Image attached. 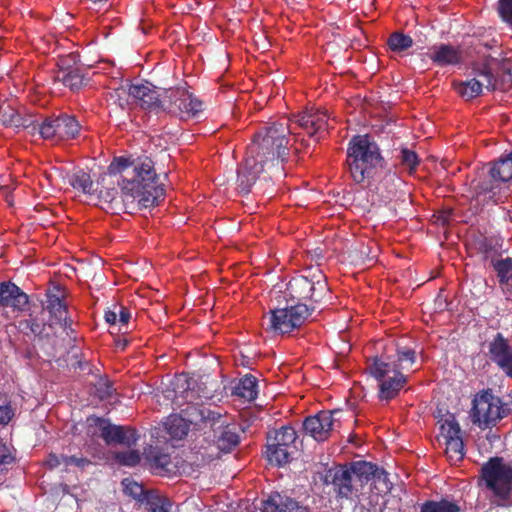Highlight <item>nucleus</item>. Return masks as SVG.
Instances as JSON below:
<instances>
[{
	"mask_svg": "<svg viewBox=\"0 0 512 512\" xmlns=\"http://www.w3.org/2000/svg\"><path fill=\"white\" fill-rule=\"evenodd\" d=\"M119 322L122 325L128 324V310L124 306H120L119 309Z\"/></svg>",
	"mask_w": 512,
	"mask_h": 512,
	"instance_id": "obj_55",
	"label": "nucleus"
},
{
	"mask_svg": "<svg viewBox=\"0 0 512 512\" xmlns=\"http://www.w3.org/2000/svg\"><path fill=\"white\" fill-rule=\"evenodd\" d=\"M490 359L512 378V346L502 333H497L488 344Z\"/></svg>",
	"mask_w": 512,
	"mask_h": 512,
	"instance_id": "obj_21",
	"label": "nucleus"
},
{
	"mask_svg": "<svg viewBox=\"0 0 512 512\" xmlns=\"http://www.w3.org/2000/svg\"><path fill=\"white\" fill-rule=\"evenodd\" d=\"M66 330V334H69V331L68 330H72L71 327L68 328V329H65Z\"/></svg>",
	"mask_w": 512,
	"mask_h": 512,
	"instance_id": "obj_63",
	"label": "nucleus"
},
{
	"mask_svg": "<svg viewBox=\"0 0 512 512\" xmlns=\"http://www.w3.org/2000/svg\"><path fill=\"white\" fill-rule=\"evenodd\" d=\"M168 434L174 439H183L189 431V425L181 415H171L165 422Z\"/></svg>",
	"mask_w": 512,
	"mask_h": 512,
	"instance_id": "obj_36",
	"label": "nucleus"
},
{
	"mask_svg": "<svg viewBox=\"0 0 512 512\" xmlns=\"http://www.w3.org/2000/svg\"><path fill=\"white\" fill-rule=\"evenodd\" d=\"M26 357H27V358H30V357H31V352H28V353L26 354Z\"/></svg>",
	"mask_w": 512,
	"mask_h": 512,
	"instance_id": "obj_62",
	"label": "nucleus"
},
{
	"mask_svg": "<svg viewBox=\"0 0 512 512\" xmlns=\"http://www.w3.org/2000/svg\"><path fill=\"white\" fill-rule=\"evenodd\" d=\"M56 123L59 140L74 139L78 136L81 129V125L75 116L66 113L56 116Z\"/></svg>",
	"mask_w": 512,
	"mask_h": 512,
	"instance_id": "obj_30",
	"label": "nucleus"
},
{
	"mask_svg": "<svg viewBox=\"0 0 512 512\" xmlns=\"http://www.w3.org/2000/svg\"><path fill=\"white\" fill-rule=\"evenodd\" d=\"M346 164L354 182L372 178L378 168H386L379 145L369 134L354 135L348 143Z\"/></svg>",
	"mask_w": 512,
	"mask_h": 512,
	"instance_id": "obj_3",
	"label": "nucleus"
},
{
	"mask_svg": "<svg viewBox=\"0 0 512 512\" xmlns=\"http://www.w3.org/2000/svg\"><path fill=\"white\" fill-rule=\"evenodd\" d=\"M130 498L135 500L133 508L139 511L144 510L153 500H156L150 490L135 481H130Z\"/></svg>",
	"mask_w": 512,
	"mask_h": 512,
	"instance_id": "obj_33",
	"label": "nucleus"
},
{
	"mask_svg": "<svg viewBox=\"0 0 512 512\" xmlns=\"http://www.w3.org/2000/svg\"><path fill=\"white\" fill-rule=\"evenodd\" d=\"M29 328L35 335H40L44 329V326L37 322L36 319H31L29 322Z\"/></svg>",
	"mask_w": 512,
	"mask_h": 512,
	"instance_id": "obj_54",
	"label": "nucleus"
},
{
	"mask_svg": "<svg viewBox=\"0 0 512 512\" xmlns=\"http://www.w3.org/2000/svg\"><path fill=\"white\" fill-rule=\"evenodd\" d=\"M257 379L251 374L245 375L233 388V395L247 401H253L257 397Z\"/></svg>",
	"mask_w": 512,
	"mask_h": 512,
	"instance_id": "obj_32",
	"label": "nucleus"
},
{
	"mask_svg": "<svg viewBox=\"0 0 512 512\" xmlns=\"http://www.w3.org/2000/svg\"><path fill=\"white\" fill-rule=\"evenodd\" d=\"M128 169V156H115L107 168V172L100 178L102 189H98L94 204H106L113 214L127 212L124 202L128 195L127 180L122 173Z\"/></svg>",
	"mask_w": 512,
	"mask_h": 512,
	"instance_id": "obj_4",
	"label": "nucleus"
},
{
	"mask_svg": "<svg viewBox=\"0 0 512 512\" xmlns=\"http://www.w3.org/2000/svg\"><path fill=\"white\" fill-rule=\"evenodd\" d=\"M384 360L386 362H392L394 364V368H397L398 371L402 372L403 370H409L415 364L416 352L411 347L400 346L398 344L396 347L395 358L389 356Z\"/></svg>",
	"mask_w": 512,
	"mask_h": 512,
	"instance_id": "obj_31",
	"label": "nucleus"
},
{
	"mask_svg": "<svg viewBox=\"0 0 512 512\" xmlns=\"http://www.w3.org/2000/svg\"><path fill=\"white\" fill-rule=\"evenodd\" d=\"M147 29H148V27L138 24L137 30L141 31V33L145 34L147 32Z\"/></svg>",
	"mask_w": 512,
	"mask_h": 512,
	"instance_id": "obj_60",
	"label": "nucleus"
},
{
	"mask_svg": "<svg viewBox=\"0 0 512 512\" xmlns=\"http://www.w3.org/2000/svg\"><path fill=\"white\" fill-rule=\"evenodd\" d=\"M92 3L94 4H98V3H105L107 2L108 0H90Z\"/></svg>",
	"mask_w": 512,
	"mask_h": 512,
	"instance_id": "obj_61",
	"label": "nucleus"
},
{
	"mask_svg": "<svg viewBox=\"0 0 512 512\" xmlns=\"http://www.w3.org/2000/svg\"><path fill=\"white\" fill-rule=\"evenodd\" d=\"M112 459L121 466H128V451L113 453Z\"/></svg>",
	"mask_w": 512,
	"mask_h": 512,
	"instance_id": "obj_51",
	"label": "nucleus"
},
{
	"mask_svg": "<svg viewBox=\"0 0 512 512\" xmlns=\"http://www.w3.org/2000/svg\"><path fill=\"white\" fill-rule=\"evenodd\" d=\"M481 477L485 486L493 495L507 501L512 494V464L502 457H491L481 467Z\"/></svg>",
	"mask_w": 512,
	"mask_h": 512,
	"instance_id": "obj_6",
	"label": "nucleus"
},
{
	"mask_svg": "<svg viewBox=\"0 0 512 512\" xmlns=\"http://www.w3.org/2000/svg\"><path fill=\"white\" fill-rule=\"evenodd\" d=\"M110 334L114 336V343L117 350L124 351L127 344H128V338L126 337V332H123L122 335H119L121 330L118 328L117 324L112 329L110 327L109 330Z\"/></svg>",
	"mask_w": 512,
	"mask_h": 512,
	"instance_id": "obj_45",
	"label": "nucleus"
},
{
	"mask_svg": "<svg viewBox=\"0 0 512 512\" xmlns=\"http://www.w3.org/2000/svg\"><path fill=\"white\" fill-rule=\"evenodd\" d=\"M338 410H322L315 415L308 416L303 421V430L318 442L327 440L334 427V414Z\"/></svg>",
	"mask_w": 512,
	"mask_h": 512,
	"instance_id": "obj_18",
	"label": "nucleus"
},
{
	"mask_svg": "<svg viewBox=\"0 0 512 512\" xmlns=\"http://www.w3.org/2000/svg\"><path fill=\"white\" fill-rule=\"evenodd\" d=\"M163 110L180 118L196 116L203 110V103L184 89H169L164 92Z\"/></svg>",
	"mask_w": 512,
	"mask_h": 512,
	"instance_id": "obj_13",
	"label": "nucleus"
},
{
	"mask_svg": "<svg viewBox=\"0 0 512 512\" xmlns=\"http://www.w3.org/2000/svg\"><path fill=\"white\" fill-rule=\"evenodd\" d=\"M356 485H359V484H358V483H355V485H354V489H355V490H358V487H356Z\"/></svg>",
	"mask_w": 512,
	"mask_h": 512,
	"instance_id": "obj_64",
	"label": "nucleus"
},
{
	"mask_svg": "<svg viewBox=\"0 0 512 512\" xmlns=\"http://www.w3.org/2000/svg\"><path fill=\"white\" fill-rule=\"evenodd\" d=\"M349 469L355 483L363 487L372 479H381L386 474L384 469L367 461H356L350 464Z\"/></svg>",
	"mask_w": 512,
	"mask_h": 512,
	"instance_id": "obj_27",
	"label": "nucleus"
},
{
	"mask_svg": "<svg viewBox=\"0 0 512 512\" xmlns=\"http://www.w3.org/2000/svg\"><path fill=\"white\" fill-rule=\"evenodd\" d=\"M488 165L487 176L478 182L475 192L477 196L489 194L491 199L496 195V190L502 183L512 180V151Z\"/></svg>",
	"mask_w": 512,
	"mask_h": 512,
	"instance_id": "obj_12",
	"label": "nucleus"
},
{
	"mask_svg": "<svg viewBox=\"0 0 512 512\" xmlns=\"http://www.w3.org/2000/svg\"><path fill=\"white\" fill-rule=\"evenodd\" d=\"M121 486L123 493L128 495V478L122 479Z\"/></svg>",
	"mask_w": 512,
	"mask_h": 512,
	"instance_id": "obj_59",
	"label": "nucleus"
},
{
	"mask_svg": "<svg viewBox=\"0 0 512 512\" xmlns=\"http://www.w3.org/2000/svg\"><path fill=\"white\" fill-rule=\"evenodd\" d=\"M321 480L324 485H332L339 498L348 499L353 494L355 481L346 465H334L326 469Z\"/></svg>",
	"mask_w": 512,
	"mask_h": 512,
	"instance_id": "obj_16",
	"label": "nucleus"
},
{
	"mask_svg": "<svg viewBox=\"0 0 512 512\" xmlns=\"http://www.w3.org/2000/svg\"><path fill=\"white\" fill-rule=\"evenodd\" d=\"M69 184L74 189H77L84 193L87 196L88 200L94 203L95 198H97V192L99 189L100 181H98L95 184L88 173L80 170L74 173L69 178Z\"/></svg>",
	"mask_w": 512,
	"mask_h": 512,
	"instance_id": "obj_28",
	"label": "nucleus"
},
{
	"mask_svg": "<svg viewBox=\"0 0 512 512\" xmlns=\"http://www.w3.org/2000/svg\"><path fill=\"white\" fill-rule=\"evenodd\" d=\"M129 436H130V445L134 442H136V440L138 439V435H137V432L135 429H132L130 427V433H129Z\"/></svg>",
	"mask_w": 512,
	"mask_h": 512,
	"instance_id": "obj_58",
	"label": "nucleus"
},
{
	"mask_svg": "<svg viewBox=\"0 0 512 512\" xmlns=\"http://www.w3.org/2000/svg\"><path fill=\"white\" fill-rule=\"evenodd\" d=\"M58 71L55 80L61 82L71 90H78L84 84V75L78 66H75V56L72 54L60 58L58 61Z\"/></svg>",
	"mask_w": 512,
	"mask_h": 512,
	"instance_id": "obj_23",
	"label": "nucleus"
},
{
	"mask_svg": "<svg viewBox=\"0 0 512 512\" xmlns=\"http://www.w3.org/2000/svg\"><path fill=\"white\" fill-rule=\"evenodd\" d=\"M368 370L378 381V397L380 400L390 401L394 399L408 381L407 376L394 368L392 362H386L383 358H374Z\"/></svg>",
	"mask_w": 512,
	"mask_h": 512,
	"instance_id": "obj_8",
	"label": "nucleus"
},
{
	"mask_svg": "<svg viewBox=\"0 0 512 512\" xmlns=\"http://www.w3.org/2000/svg\"><path fill=\"white\" fill-rule=\"evenodd\" d=\"M402 183V180L398 177L396 172L387 170L378 184L377 189L386 192V198H391L396 194L398 186Z\"/></svg>",
	"mask_w": 512,
	"mask_h": 512,
	"instance_id": "obj_39",
	"label": "nucleus"
},
{
	"mask_svg": "<svg viewBox=\"0 0 512 512\" xmlns=\"http://www.w3.org/2000/svg\"><path fill=\"white\" fill-rule=\"evenodd\" d=\"M290 498L285 494L272 492L266 500L262 501L261 512H287Z\"/></svg>",
	"mask_w": 512,
	"mask_h": 512,
	"instance_id": "obj_35",
	"label": "nucleus"
},
{
	"mask_svg": "<svg viewBox=\"0 0 512 512\" xmlns=\"http://www.w3.org/2000/svg\"><path fill=\"white\" fill-rule=\"evenodd\" d=\"M28 302V295L15 283L11 281L0 283V306L23 311Z\"/></svg>",
	"mask_w": 512,
	"mask_h": 512,
	"instance_id": "obj_26",
	"label": "nucleus"
},
{
	"mask_svg": "<svg viewBox=\"0 0 512 512\" xmlns=\"http://www.w3.org/2000/svg\"><path fill=\"white\" fill-rule=\"evenodd\" d=\"M452 214H453V211L451 209L442 210L439 212L438 221H440L442 223V225H445L449 222Z\"/></svg>",
	"mask_w": 512,
	"mask_h": 512,
	"instance_id": "obj_53",
	"label": "nucleus"
},
{
	"mask_svg": "<svg viewBox=\"0 0 512 512\" xmlns=\"http://www.w3.org/2000/svg\"><path fill=\"white\" fill-rule=\"evenodd\" d=\"M507 413L501 398L493 395L490 390L477 393L472 400L470 417L473 424L481 429L495 426Z\"/></svg>",
	"mask_w": 512,
	"mask_h": 512,
	"instance_id": "obj_9",
	"label": "nucleus"
},
{
	"mask_svg": "<svg viewBox=\"0 0 512 512\" xmlns=\"http://www.w3.org/2000/svg\"><path fill=\"white\" fill-rule=\"evenodd\" d=\"M289 509L287 512H311L308 506L301 505L298 501L293 498H290L288 501Z\"/></svg>",
	"mask_w": 512,
	"mask_h": 512,
	"instance_id": "obj_49",
	"label": "nucleus"
},
{
	"mask_svg": "<svg viewBox=\"0 0 512 512\" xmlns=\"http://www.w3.org/2000/svg\"><path fill=\"white\" fill-rule=\"evenodd\" d=\"M420 512H460V507L457 503L442 498L439 501H425L420 507Z\"/></svg>",
	"mask_w": 512,
	"mask_h": 512,
	"instance_id": "obj_37",
	"label": "nucleus"
},
{
	"mask_svg": "<svg viewBox=\"0 0 512 512\" xmlns=\"http://www.w3.org/2000/svg\"><path fill=\"white\" fill-rule=\"evenodd\" d=\"M497 13L504 23L512 26V0H498Z\"/></svg>",
	"mask_w": 512,
	"mask_h": 512,
	"instance_id": "obj_44",
	"label": "nucleus"
},
{
	"mask_svg": "<svg viewBox=\"0 0 512 512\" xmlns=\"http://www.w3.org/2000/svg\"><path fill=\"white\" fill-rule=\"evenodd\" d=\"M388 47L394 52H403L413 45V39L404 33L393 32L387 40Z\"/></svg>",
	"mask_w": 512,
	"mask_h": 512,
	"instance_id": "obj_40",
	"label": "nucleus"
},
{
	"mask_svg": "<svg viewBox=\"0 0 512 512\" xmlns=\"http://www.w3.org/2000/svg\"><path fill=\"white\" fill-rule=\"evenodd\" d=\"M314 310V306L306 303H295L285 308L272 309L266 316L267 330L277 334L290 333L300 328Z\"/></svg>",
	"mask_w": 512,
	"mask_h": 512,
	"instance_id": "obj_7",
	"label": "nucleus"
},
{
	"mask_svg": "<svg viewBox=\"0 0 512 512\" xmlns=\"http://www.w3.org/2000/svg\"><path fill=\"white\" fill-rule=\"evenodd\" d=\"M117 312L115 310H108L105 312L104 318L113 329L117 323Z\"/></svg>",
	"mask_w": 512,
	"mask_h": 512,
	"instance_id": "obj_52",
	"label": "nucleus"
},
{
	"mask_svg": "<svg viewBox=\"0 0 512 512\" xmlns=\"http://www.w3.org/2000/svg\"><path fill=\"white\" fill-rule=\"evenodd\" d=\"M165 400L170 401L173 409L181 408L187 405L186 408L181 409V416L184 417L186 423L205 427H210L214 418L212 416L219 415V413L211 411L205 407H198L190 403L193 397V392L190 387V380L185 374L176 375L169 385L162 391Z\"/></svg>",
	"mask_w": 512,
	"mask_h": 512,
	"instance_id": "obj_5",
	"label": "nucleus"
},
{
	"mask_svg": "<svg viewBox=\"0 0 512 512\" xmlns=\"http://www.w3.org/2000/svg\"><path fill=\"white\" fill-rule=\"evenodd\" d=\"M109 116L117 126L124 125V116L128 107V88L121 84L108 93Z\"/></svg>",
	"mask_w": 512,
	"mask_h": 512,
	"instance_id": "obj_25",
	"label": "nucleus"
},
{
	"mask_svg": "<svg viewBox=\"0 0 512 512\" xmlns=\"http://www.w3.org/2000/svg\"><path fill=\"white\" fill-rule=\"evenodd\" d=\"M111 393V386L108 385V384H105V389L104 390H101V389H98V396L101 398V399H104L106 397H108Z\"/></svg>",
	"mask_w": 512,
	"mask_h": 512,
	"instance_id": "obj_57",
	"label": "nucleus"
},
{
	"mask_svg": "<svg viewBox=\"0 0 512 512\" xmlns=\"http://www.w3.org/2000/svg\"><path fill=\"white\" fill-rule=\"evenodd\" d=\"M89 427L99 430L100 437L108 445L122 444L125 442L126 433L124 427L112 424L108 419L91 416L87 419Z\"/></svg>",
	"mask_w": 512,
	"mask_h": 512,
	"instance_id": "obj_24",
	"label": "nucleus"
},
{
	"mask_svg": "<svg viewBox=\"0 0 512 512\" xmlns=\"http://www.w3.org/2000/svg\"><path fill=\"white\" fill-rule=\"evenodd\" d=\"M39 121L35 119L34 116L28 115V116H22L19 115V123H17L16 127L17 129L23 128V129H31L32 132L37 131Z\"/></svg>",
	"mask_w": 512,
	"mask_h": 512,
	"instance_id": "obj_46",
	"label": "nucleus"
},
{
	"mask_svg": "<svg viewBox=\"0 0 512 512\" xmlns=\"http://www.w3.org/2000/svg\"><path fill=\"white\" fill-rule=\"evenodd\" d=\"M442 434L445 438L446 455L450 462L457 463L465 456L464 442L461 435V428L454 416L447 418L441 425Z\"/></svg>",
	"mask_w": 512,
	"mask_h": 512,
	"instance_id": "obj_17",
	"label": "nucleus"
},
{
	"mask_svg": "<svg viewBox=\"0 0 512 512\" xmlns=\"http://www.w3.org/2000/svg\"><path fill=\"white\" fill-rule=\"evenodd\" d=\"M144 457L151 471L156 475L171 477L178 472L177 465L163 447L157 445L148 446L144 450Z\"/></svg>",
	"mask_w": 512,
	"mask_h": 512,
	"instance_id": "obj_20",
	"label": "nucleus"
},
{
	"mask_svg": "<svg viewBox=\"0 0 512 512\" xmlns=\"http://www.w3.org/2000/svg\"><path fill=\"white\" fill-rule=\"evenodd\" d=\"M210 428L213 431V439L220 451L228 453L240 442V436L235 424L226 423V419L219 413L214 416Z\"/></svg>",
	"mask_w": 512,
	"mask_h": 512,
	"instance_id": "obj_19",
	"label": "nucleus"
},
{
	"mask_svg": "<svg viewBox=\"0 0 512 512\" xmlns=\"http://www.w3.org/2000/svg\"><path fill=\"white\" fill-rule=\"evenodd\" d=\"M329 292L328 284L323 275H314L312 279L306 276L293 277L286 288V297L295 302H320Z\"/></svg>",
	"mask_w": 512,
	"mask_h": 512,
	"instance_id": "obj_10",
	"label": "nucleus"
},
{
	"mask_svg": "<svg viewBox=\"0 0 512 512\" xmlns=\"http://www.w3.org/2000/svg\"><path fill=\"white\" fill-rule=\"evenodd\" d=\"M62 456H57L55 454H50L48 456V459L46 461V464L49 466V468L53 469L63 464Z\"/></svg>",
	"mask_w": 512,
	"mask_h": 512,
	"instance_id": "obj_50",
	"label": "nucleus"
},
{
	"mask_svg": "<svg viewBox=\"0 0 512 512\" xmlns=\"http://www.w3.org/2000/svg\"><path fill=\"white\" fill-rule=\"evenodd\" d=\"M140 462V454L137 450L130 449V466H135Z\"/></svg>",
	"mask_w": 512,
	"mask_h": 512,
	"instance_id": "obj_56",
	"label": "nucleus"
},
{
	"mask_svg": "<svg viewBox=\"0 0 512 512\" xmlns=\"http://www.w3.org/2000/svg\"><path fill=\"white\" fill-rule=\"evenodd\" d=\"M297 433L291 426H283L267 437L266 456L270 463L283 466L291 460Z\"/></svg>",
	"mask_w": 512,
	"mask_h": 512,
	"instance_id": "obj_11",
	"label": "nucleus"
},
{
	"mask_svg": "<svg viewBox=\"0 0 512 512\" xmlns=\"http://www.w3.org/2000/svg\"><path fill=\"white\" fill-rule=\"evenodd\" d=\"M396 151H398L396 158L399 165L410 175L414 174L421 161L418 154L406 146H400Z\"/></svg>",
	"mask_w": 512,
	"mask_h": 512,
	"instance_id": "obj_34",
	"label": "nucleus"
},
{
	"mask_svg": "<svg viewBox=\"0 0 512 512\" xmlns=\"http://www.w3.org/2000/svg\"><path fill=\"white\" fill-rule=\"evenodd\" d=\"M430 59L438 66L457 65L462 60L461 51L449 44H440L434 47Z\"/></svg>",
	"mask_w": 512,
	"mask_h": 512,
	"instance_id": "obj_29",
	"label": "nucleus"
},
{
	"mask_svg": "<svg viewBox=\"0 0 512 512\" xmlns=\"http://www.w3.org/2000/svg\"><path fill=\"white\" fill-rule=\"evenodd\" d=\"M56 125V116L46 117L37 124V131L43 139H58V129L56 128Z\"/></svg>",
	"mask_w": 512,
	"mask_h": 512,
	"instance_id": "obj_42",
	"label": "nucleus"
},
{
	"mask_svg": "<svg viewBox=\"0 0 512 512\" xmlns=\"http://www.w3.org/2000/svg\"><path fill=\"white\" fill-rule=\"evenodd\" d=\"M130 154V167L133 177L130 179L131 203L137 210L152 209L160 204L165 197L163 184L159 182L154 163L150 157Z\"/></svg>",
	"mask_w": 512,
	"mask_h": 512,
	"instance_id": "obj_2",
	"label": "nucleus"
},
{
	"mask_svg": "<svg viewBox=\"0 0 512 512\" xmlns=\"http://www.w3.org/2000/svg\"><path fill=\"white\" fill-rule=\"evenodd\" d=\"M130 96L133 97V103L144 110L155 113L163 110L164 94L161 95L148 81L134 83L130 79Z\"/></svg>",
	"mask_w": 512,
	"mask_h": 512,
	"instance_id": "obj_15",
	"label": "nucleus"
},
{
	"mask_svg": "<svg viewBox=\"0 0 512 512\" xmlns=\"http://www.w3.org/2000/svg\"><path fill=\"white\" fill-rule=\"evenodd\" d=\"M62 460L65 466L74 465L82 469L91 464V461L85 457L62 456Z\"/></svg>",
	"mask_w": 512,
	"mask_h": 512,
	"instance_id": "obj_48",
	"label": "nucleus"
},
{
	"mask_svg": "<svg viewBox=\"0 0 512 512\" xmlns=\"http://www.w3.org/2000/svg\"><path fill=\"white\" fill-rule=\"evenodd\" d=\"M499 283L512 287V258L507 257L493 263Z\"/></svg>",
	"mask_w": 512,
	"mask_h": 512,
	"instance_id": "obj_38",
	"label": "nucleus"
},
{
	"mask_svg": "<svg viewBox=\"0 0 512 512\" xmlns=\"http://www.w3.org/2000/svg\"><path fill=\"white\" fill-rule=\"evenodd\" d=\"M476 75L483 78V81L472 78L467 81H455L453 83V87L457 94L465 100H471L478 97L482 93L483 87L489 91H494L497 88V79L488 64H483L479 69H477Z\"/></svg>",
	"mask_w": 512,
	"mask_h": 512,
	"instance_id": "obj_14",
	"label": "nucleus"
},
{
	"mask_svg": "<svg viewBox=\"0 0 512 512\" xmlns=\"http://www.w3.org/2000/svg\"><path fill=\"white\" fill-rule=\"evenodd\" d=\"M19 115L20 113L10 104L3 103L0 105V122L5 127L15 128L19 123Z\"/></svg>",
	"mask_w": 512,
	"mask_h": 512,
	"instance_id": "obj_41",
	"label": "nucleus"
},
{
	"mask_svg": "<svg viewBox=\"0 0 512 512\" xmlns=\"http://www.w3.org/2000/svg\"><path fill=\"white\" fill-rule=\"evenodd\" d=\"M329 117L320 109H307L289 118H282L263 127L248 146L243 166L238 170L237 182L242 193H249L261 173L283 174V163L289 155V136L298 141L302 129L318 142L328 132Z\"/></svg>",
	"mask_w": 512,
	"mask_h": 512,
	"instance_id": "obj_1",
	"label": "nucleus"
},
{
	"mask_svg": "<svg viewBox=\"0 0 512 512\" xmlns=\"http://www.w3.org/2000/svg\"><path fill=\"white\" fill-rule=\"evenodd\" d=\"M135 264L136 267L134 269L130 268V279L138 281L141 277H143L149 272L150 265L145 259L142 260V263L140 265L138 262H136Z\"/></svg>",
	"mask_w": 512,
	"mask_h": 512,
	"instance_id": "obj_47",
	"label": "nucleus"
},
{
	"mask_svg": "<svg viewBox=\"0 0 512 512\" xmlns=\"http://www.w3.org/2000/svg\"><path fill=\"white\" fill-rule=\"evenodd\" d=\"M47 300L45 309L49 312L50 318L55 324H59L64 329L72 325V320L68 316L67 305L64 302V292L59 286H55L46 294Z\"/></svg>",
	"mask_w": 512,
	"mask_h": 512,
	"instance_id": "obj_22",
	"label": "nucleus"
},
{
	"mask_svg": "<svg viewBox=\"0 0 512 512\" xmlns=\"http://www.w3.org/2000/svg\"><path fill=\"white\" fill-rule=\"evenodd\" d=\"M14 416L11 401L7 395L0 393V425L8 424Z\"/></svg>",
	"mask_w": 512,
	"mask_h": 512,
	"instance_id": "obj_43",
	"label": "nucleus"
}]
</instances>
